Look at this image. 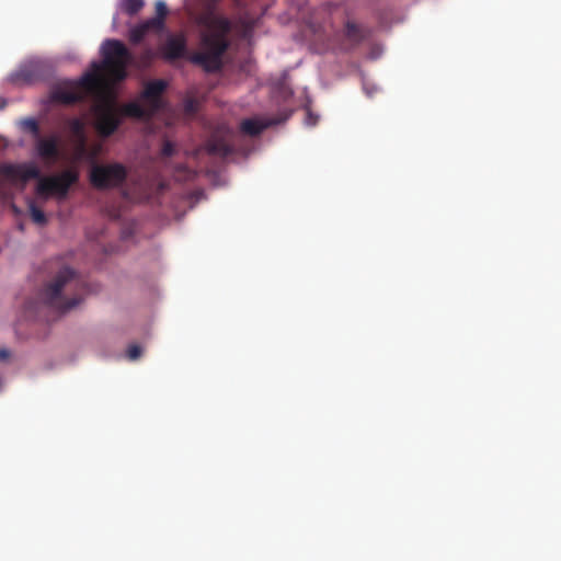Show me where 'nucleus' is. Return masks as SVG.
Instances as JSON below:
<instances>
[{
  "label": "nucleus",
  "instance_id": "obj_7",
  "mask_svg": "<svg viewBox=\"0 0 561 561\" xmlns=\"http://www.w3.org/2000/svg\"><path fill=\"white\" fill-rule=\"evenodd\" d=\"M48 65L42 59H32L20 67L12 73L11 81L16 84H33L42 81L48 75Z\"/></svg>",
  "mask_w": 561,
  "mask_h": 561
},
{
  "label": "nucleus",
  "instance_id": "obj_11",
  "mask_svg": "<svg viewBox=\"0 0 561 561\" xmlns=\"http://www.w3.org/2000/svg\"><path fill=\"white\" fill-rule=\"evenodd\" d=\"M165 89L167 83L161 79L149 81L145 85L141 99L148 104L151 113H156L162 107L161 95Z\"/></svg>",
  "mask_w": 561,
  "mask_h": 561
},
{
  "label": "nucleus",
  "instance_id": "obj_13",
  "mask_svg": "<svg viewBox=\"0 0 561 561\" xmlns=\"http://www.w3.org/2000/svg\"><path fill=\"white\" fill-rule=\"evenodd\" d=\"M344 33L352 45L360 44L370 34L369 30H365L352 21L346 22Z\"/></svg>",
  "mask_w": 561,
  "mask_h": 561
},
{
  "label": "nucleus",
  "instance_id": "obj_19",
  "mask_svg": "<svg viewBox=\"0 0 561 561\" xmlns=\"http://www.w3.org/2000/svg\"><path fill=\"white\" fill-rule=\"evenodd\" d=\"M28 210L33 222L39 226H44L47 224L45 213L39 207H37L34 202L30 203Z\"/></svg>",
  "mask_w": 561,
  "mask_h": 561
},
{
  "label": "nucleus",
  "instance_id": "obj_3",
  "mask_svg": "<svg viewBox=\"0 0 561 561\" xmlns=\"http://www.w3.org/2000/svg\"><path fill=\"white\" fill-rule=\"evenodd\" d=\"M84 279L72 268H61L39 293V301L26 304L27 312L51 309L64 313L78 306L88 294Z\"/></svg>",
  "mask_w": 561,
  "mask_h": 561
},
{
  "label": "nucleus",
  "instance_id": "obj_23",
  "mask_svg": "<svg viewBox=\"0 0 561 561\" xmlns=\"http://www.w3.org/2000/svg\"><path fill=\"white\" fill-rule=\"evenodd\" d=\"M305 122L308 126H314L318 122V117L311 112H307Z\"/></svg>",
  "mask_w": 561,
  "mask_h": 561
},
{
  "label": "nucleus",
  "instance_id": "obj_17",
  "mask_svg": "<svg viewBox=\"0 0 561 561\" xmlns=\"http://www.w3.org/2000/svg\"><path fill=\"white\" fill-rule=\"evenodd\" d=\"M145 5L144 0H119V9L127 15H136Z\"/></svg>",
  "mask_w": 561,
  "mask_h": 561
},
{
  "label": "nucleus",
  "instance_id": "obj_16",
  "mask_svg": "<svg viewBox=\"0 0 561 561\" xmlns=\"http://www.w3.org/2000/svg\"><path fill=\"white\" fill-rule=\"evenodd\" d=\"M168 8L163 1L156 2V16L148 19L151 25H154L161 33L165 28V18Z\"/></svg>",
  "mask_w": 561,
  "mask_h": 561
},
{
  "label": "nucleus",
  "instance_id": "obj_2",
  "mask_svg": "<svg viewBox=\"0 0 561 561\" xmlns=\"http://www.w3.org/2000/svg\"><path fill=\"white\" fill-rule=\"evenodd\" d=\"M103 61L93 62V71L85 73L77 85L58 87L50 92V100L61 104H75L84 99V92L92 91L104 82L106 71L112 82H119L127 76V66L134 57L118 39H106L101 47Z\"/></svg>",
  "mask_w": 561,
  "mask_h": 561
},
{
  "label": "nucleus",
  "instance_id": "obj_15",
  "mask_svg": "<svg viewBox=\"0 0 561 561\" xmlns=\"http://www.w3.org/2000/svg\"><path fill=\"white\" fill-rule=\"evenodd\" d=\"M69 131L79 141L81 149L85 146L84 123L81 118H70L67 123Z\"/></svg>",
  "mask_w": 561,
  "mask_h": 561
},
{
  "label": "nucleus",
  "instance_id": "obj_6",
  "mask_svg": "<svg viewBox=\"0 0 561 561\" xmlns=\"http://www.w3.org/2000/svg\"><path fill=\"white\" fill-rule=\"evenodd\" d=\"M127 179V169L117 162L95 164L90 171V182L98 190H108L121 186Z\"/></svg>",
  "mask_w": 561,
  "mask_h": 561
},
{
  "label": "nucleus",
  "instance_id": "obj_18",
  "mask_svg": "<svg viewBox=\"0 0 561 561\" xmlns=\"http://www.w3.org/2000/svg\"><path fill=\"white\" fill-rule=\"evenodd\" d=\"M20 126L24 131L30 133L34 138L41 136V128L35 118L27 117L20 122Z\"/></svg>",
  "mask_w": 561,
  "mask_h": 561
},
{
  "label": "nucleus",
  "instance_id": "obj_22",
  "mask_svg": "<svg viewBox=\"0 0 561 561\" xmlns=\"http://www.w3.org/2000/svg\"><path fill=\"white\" fill-rule=\"evenodd\" d=\"M175 152V146L173 142L169 141V140H165L163 142V146H162V149H161V154L163 157H171L173 156Z\"/></svg>",
  "mask_w": 561,
  "mask_h": 561
},
{
  "label": "nucleus",
  "instance_id": "obj_8",
  "mask_svg": "<svg viewBox=\"0 0 561 561\" xmlns=\"http://www.w3.org/2000/svg\"><path fill=\"white\" fill-rule=\"evenodd\" d=\"M233 138L234 131L226 125H220L207 141L206 150L209 154L226 158L234 150Z\"/></svg>",
  "mask_w": 561,
  "mask_h": 561
},
{
  "label": "nucleus",
  "instance_id": "obj_24",
  "mask_svg": "<svg viewBox=\"0 0 561 561\" xmlns=\"http://www.w3.org/2000/svg\"><path fill=\"white\" fill-rule=\"evenodd\" d=\"M10 356V353L8 350H0V360H4L7 358H9Z\"/></svg>",
  "mask_w": 561,
  "mask_h": 561
},
{
  "label": "nucleus",
  "instance_id": "obj_9",
  "mask_svg": "<svg viewBox=\"0 0 561 561\" xmlns=\"http://www.w3.org/2000/svg\"><path fill=\"white\" fill-rule=\"evenodd\" d=\"M187 39L184 33L170 34L159 47L158 55L167 61H174L186 56Z\"/></svg>",
  "mask_w": 561,
  "mask_h": 561
},
{
  "label": "nucleus",
  "instance_id": "obj_21",
  "mask_svg": "<svg viewBox=\"0 0 561 561\" xmlns=\"http://www.w3.org/2000/svg\"><path fill=\"white\" fill-rule=\"evenodd\" d=\"M141 352L142 350L139 345L133 344L127 348L126 355L128 359L136 360L140 357Z\"/></svg>",
  "mask_w": 561,
  "mask_h": 561
},
{
  "label": "nucleus",
  "instance_id": "obj_4",
  "mask_svg": "<svg viewBox=\"0 0 561 561\" xmlns=\"http://www.w3.org/2000/svg\"><path fill=\"white\" fill-rule=\"evenodd\" d=\"M0 172L10 181L25 183L30 180L38 179L36 194L44 199L53 195L59 199L66 198L69 188L79 180V173L72 169L65 170L56 175L41 178L39 169L31 162L3 164L0 168Z\"/></svg>",
  "mask_w": 561,
  "mask_h": 561
},
{
  "label": "nucleus",
  "instance_id": "obj_1",
  "mask_svg": "<svg viewBox=\"0 0 561 561\" xmlns=\"http://www.w3.org/2000/svg\"><path fill=\"white\" fill-rule=\"evenodd\" d=\"M192 11L197 13L196 21L203 27L199 34L198 50L190 56V61L206 72L221 70L222 57L229 47L228 34L230 21L215 12L218 0H186Z\"/></svg>",
  "mask_w": 561,
  "mask_h": 561
},
{
  "label": "nucleus",
  "instance_id": "obj_14",
  "mask_svg": "<svg viewBox=\"0 0 561 561\" xmlns=\"http://www.w3.org/2000/svg\"><path fill=\"white\" fill-rule=\"evenodd\" d=\"M268 126H270V123L262 122L261 119L247 118L241 122L240 130L244 135L254 137V136L260 135Z\"/></svg>",
  "mask_w": 561,
  "mask_h": 561
},
{
  "label": "nucleus",
  "instance_id": "obj_20",
  "mask_svg": "<svg viewBox=\"0 0 561 561\" xmlns=\"http://www.w3.org/2000/svg\"><path fill=\"white\" fill-rule=\"evenodd\" d=\"M157 54L151 47H145L140 54L142 65H149L157 57Z\"/></svg>",
  "mask_w": 561,
  "mask_h": 561
},
{
  "label": "nucleus",
  "instance_id": "obj_5",
  "mask_svg": "<svg viewBox=\"0 0 561 561\" xmlns=\"http://www.w3.org/2000/svg\"><path fill=\"white\" fill-rule=\"evenodd\" d=\"M94 127L96 133L104 138L114 135L122 125L125 117L138 119L150 118L154 113L133 101L119 104L114 95L102 98L93 107Z\"/></svg>",
  "mask_w": 561,
  "mask_h": 561
},
{
  "label": "nucleus",
  "instance_id": "obj_12",
  "mask_svg": "<svg viewBox=\"0 0 561 561\" xmlns=\"http://www.w3.org/2000/svg\"><path fill=\"white\" fill-rule=\"evenodd\" d=\"M150 33L160 34L161 32L151 25L149 20H146L129 30L128 38L131 44L137 45Z\"/></svg>",
  "mask_w": 561,
  "mask_h": 561
},
{
  "label": "nucleus",
  "instance_id": "obj_10",
  "mask_svg": "<svg viewBox=\"0 0 561 561\" xmlns=\"http://www.w3.org/2000/svg\"><path fill=\"white\" fill-rule=\"evenodd\" d=\"M36 154L44 161L55 162L60 157L59 138L56 135L35 138Z\"/></svg>",
  "mask_w": 561,
  "mask_h": 561
}]
</instances>
